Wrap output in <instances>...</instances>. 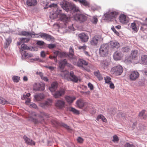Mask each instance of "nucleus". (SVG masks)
Instances as JSON below:
<instances>
[{
	"instance_id": "f704fd0d",
	"label": "nucleus",
	"mask_w": 147,
	"mask_h": 147,
	"mask_svg": "<svg viewBox=\"0 0 147 147\" xmlns=\"http://www.w3.org/2000/svg\"><path fill=\"white\" fill-rule=\"evenodd\" d=\"M76 104L80 108H82L84 106V102L82 100H78L76 102Z\"/></svg>"
},
{
	"instance_id": "13d9d810",
	"label": "nucleus",
	"mask_w": 147,
	"mask_h": 147,
	"mask_svg": "<svg viewBox=\"0 0 147 147\" xmlns=\"http://www.w3.org/2000/svg\"><path fill=\"white\" fill-rule=\"evenodd\" d=\"M66 26L67 27V26ZM68 27V28L70 30H71L74 31V27L73 24H71V25L70 26H68L67 25V27Z\"/></svg>"
},
{
	"instance_id": "bf43d9fd",
	"label": "nucleus",
	"mask_w": 147,
	"mask_h": 147,
	"mask_svg": "<svg viewBox=\"0 0 147 147\" xmlns=\"http://www.w3.org/2000/svg\"><path fill=\"white\" fill-rule=\"evenodd\" d=\"M48 48L50 49H52L56 47V45L55 44H49L48 45Z\"/></svg>"
},
{
	"instance_id": "f8f14e48",
	"label": "nucleus",
	"mask_w": 147,
	"mask_h": 147,
	"mask_svg": "<svg viewBox=\"0 0 147 147\" xmlns=\"http://www.w3.org/2000/svg\"><path fill=\"white\" fill-rule=\"evenodd\" d=\"M59 18L61 20L64 22L66 26H67V23L69 22V23L71 24V22L69 21V17L65 14L63 13Z\"/></svg>"
},
{
	"instance_id": "4c0bfd02",
	"label": "nucleus",
	"mask_w": 147,
	"mask_h": 147,
	"mask_svg": "<svg viewBox=\"0 0 147 147\" xmlns=\"http://www.w3.org/2000/svg\"><path fill=\"white\" fill-rule=\"evenodd\" d=\"M119 43L117 42L111 41L110 43V45L111 48H113L114 47H118Z\"/></svg>"
},
{
	"instance_id": "0e129e2a",
	"label": "nucleus",
	"mask_w": 147,
	"mask_h": 147,
	"mask_svg": "<svg viewBox=\"0 0 147 147\" xmlns=\"http://www.w3.org/2000/svg\"><path fill=\"white\" fill-rule=\"evenodd\" d=\"M57 4L54 3L51 4L50 5H49V7H54L55 8H56L57 7Z\"/></svg>"
},
{
	"instance_id": "39448f33",
	"label": "nucleus",
	"mask_w": 147,
	"mask_h": 147,
	"mask_svg": "<svg viewBox=\"0 0 147 147\" xmlns=\"http://www.w3.org/2000/svg\"><path fill=\"white\" fill-rule=\"evenodd\" d=\"M109 46L107 44H102L100 46L99 52L101 56L105 57L107 55L109 50Z\"/></svg>"
},
{
	"instance_id": "603ef678",
	"label": "nucleus",
	"mask_w": 147,
	"mask_h": 147,
	"mask_svg": "<svg viewBox=\"0 0 147 147\" xmlns=\"http://www.w3.org/2000/svg\"><path fill=\"white\" fill-rule=\"evenodd\" d=\"M111 29L113 30V31L115 33L117 36H119V33L115 29L113 26H112L111 27Z\"/></svg>"
},
{
	"instance_id": "de8ad7c7",
	"label": "nucleus",
	"mask_w": 147,
	"mask_h": 147,
	"mask_svg": "<svg viewBox=\"0 0 147 147\" xmlns=\"http://www.w3.org/2000/svg\"><path fill=\"white\" fill-rule=\"evenodd\" d=\"M105 83H112L111 81V79L110 77L107 76L104 77Z\"/></svg>"
},
{
	"instance_id": "e2e57ef3",
	"label": "nucleus",
	"mask_w": 147,
	"mask_h": 147,
	"mask_svg": "<svg viewBox=\"0 0 147 147\" xmlns=\"http://www.w3.org/2000/svg\"><path fill=\"white\" fill-rule=\"evenodd\" d=\"M30 40V39L28 38H22L21 39V40L23 42H28Z\"/></svg>"
},
{
	"instance_id": "412c9836",
	"label": "nucleus",
	"mask_w": 147,
	"mask_h": 147,
	"mask_svg": "<svg viewBox=\"0 0 147 147\" xmlns=\"http://www.w3.org/2000/svg\"><path fill=\"white\" fill-rule=\"evenodd\" d=\"M139 76V74L138 71H132L130 75V79L131 80H135L138 78Z\"/></svg>"
},
{
	"instance_id": "b1692460",
	"label": "nucleus",
	"mask_w": 147,
	"mask_h": 147,
	"mask_svg": "<svg viewBox=\"0 0 147 147\" xmlns=\"http://www.w3.org/2000/svg\"><path fill=\"white\" fill-rule=\"evenodd\" d=\"M36 114L34 112H32L31 114V116L29 117V120L32 122H33L35 124H37L39 122L38 120L35 118H34L33 117H36Z\"/></svg>"
},
{
	"instance_id": "ea45409f",
	"label": "nucleus",
	"mask_w": 147,
	"mask_h": 147,
	"mask_svg": "<svg viewBox=\"0 0 147 147\" xmlns=\"http://www.w3.org/2000/svg\"><path fill=\"white\" fill-rule=\"evenodd\" d=\"M90 21L92 23V24H97L98 20L96 16H93L92 17V18L91 19Z\"/></svg>"
},
{
	"instance_id": "c85d7f7f",
	"label": "nucleus",
	"mask_w": 147,
	"mask_h": 147,
	"mask_svg": "<svg viewBox=\"0 0 147 147\" xmlns=\"http://www.w3.org/2000/svg\"><path fill=\"white\" fill-rule=\"evenodd\" d=\"M76 98L74 96H66L65 97V99L66 101L69 103H72L76 99Z\"/></svg>"
},
{
	"instance_id": "5fc2aeb1",
	"label": "nucleus",
	"mask_w": 147,
	"mask_h": 147,
	"mask_svg": "<svg viewBox=\"0 0 147 147\" xmlns=\"http://www.w3.org/2000/svg\"><path fill=\"white\" fill-rule=\"evenodd\" d=\"M124 147H135V146L133 144H130L129 143H126Z\"/></svg>"
},
{
	"instance_id": "69168bd1",
	"label": "nucleus",
	"mask_w": 147,
	"mask_h": 147,
	"mask_svg": "<svg viewBox=\"0 0 147 147\" xmlns=\"http://www.w3.org/2000/svg\"><path fill=\"white\" fill-rule=\"evenodd\" d=\"M40 56L43 58H44L45 57L46 55L44 51H41L40 53Z\"/></svg>"
},
{
	"instance_id": "f257e3e1",
	"label": "nucleus",
	"mask_w": 147,
	"mask_h": 147,
	"mask_svg": "<svg viewBox=\"0 0 147 147\" xmlns=\"http://www.w3.org/2000/svg\"><path fill=\"white\" fill-rule=\"evenodd\" d=\"M58 84L52 83L51 87L49 88V90L52 92L53 96L55 98H59L64 95L65 93V90L63 88L55 91L58 88Z\"/></svg>"
},
{
	"instance_id": "a19ab883",
	"label": "nucleus",
	"mask_w": 147,
	"mask_h": 147,
	"mask_svg": "<svg viewBox=\"0 0 147 147\" xmlns=\"http://www.w3.org/2000/svg\"><path fill=\"white\" fill-rule=\"evenodd\" d=\"M67 55V53L66 52H60L59 54V57L61 58H65Z\"/></svg>"
},
{
	"instance_id": "ddd939ff",
	"label": "nucleus",
	"mask_w": 147,
	"mask_h": 147,
	"mask_svg": "<svg viewBox=\"0 0 147 147\" xmlns=\"http://www.w3.org/2000/svg\"><path fill=\"white\" fill-rule=\"evenodd\" d=\"M59 67L61 69L64 68L66 65L67 66L71 67V65L67 63V60L66 59L63 60H60L59 61Z\"/></svg>"
},
{
	"instance_id": "052dcab7",
	"label": "nucleus",
	"mask_w": 147,
	"mask_h": 147,
	"mask_svg": "<svg viewBox=\"0 0 147 147\" xmlns=\"http://www.w3.org/2000/svg\"><path fill=\"white\" fill-rule=\"evenodd\" d=\"M78 142L81 143H83L84 141L83 139L80 137H79L77 139Z\"/></svg>"
},
{
	"instance_id": "1a4fd4ad",
	"label": "nucleus",
	"mask_w": 147,
	"mask_h": 147,
	"mask_svg": "<svg viewBox=\"0 0 147 147\" xmlns=\"http://www.w3.org/2000/svg\"><path fill=\"white\" fill-rule=\"evenodd\" d=\"M119 12L117 11H113L109 13H107L104 14V15L106 18L110 19L115 18L119 14Z\"/></svg>"
},
{
	"instance_id": "c9c22d12",
	"label": "nucleus",
	"mask_w": 147,
	"mask_h": 147,
	"mask_svg": "<svg viewBox=\"0 0 147 147\" xmlns=\"http://www.w3.org/2000/svg\"><path fill=\"white\" fill-rule=\"evenodd\" d=\"M96 119L98 121L100 119H101L103 122H107V121L106 119L103 115L101 114L99 115L97 117Z\"/></svg>"
},
{
	"instance_id": "f03ea898",
	"label": "nucleus",
	"mask_w": 147,
	"mask_h": 147,
	"mask_svg": "<svg viewBox=\"0 0 147 147\" xmlns=\"http://www.w3.org/2000/svg\"><path fill=\"white\" fill-rule=\"evenodd\" d=\"M60 4L62 8L66 12L69 11L75 13L76 12L79 11L78 7H76L75 5L65 0H63L61 2Z\"/></svg>"
},
{
	"instance_id": "3c124183",
	"label": "nucleus",
	"mask_w": 147,
	"mask_h": 147,
	"mask_svg": "<svg viewBox=\"0 0 147 147\" xmlns=\"http://www.w3.org/2000/svg\"><path fill=\"white\" fill-rule=\"evenodd\" d=\"M113 139L112 141L114 142H117L119 140V139L118 137L116 135H115L113 136Z\"/></svg>"
},
{
	"instance_id": "393cba45",
	"label": "nucleus",
	"mask_w": 147,
	"mask_h": 147,
	"mask_svg": "<svg viewBox=\"0 0 147 147\" xmlns=\"http://www.w3.org/2000/svg\"><path fill=\"white\" fill-rule=\"evenodd\" d=\"M55 13L56 15V16L55 17L53 16L54 15V14H53L52 15H51L50 16V18L52 19H55L56 16L58 17V16H59L60 17L63 13H62L61 10L59 8H57Z\"/></svg>"
},
{
	"instance_id": "774afa93",
	"label": "nucleus",
	"mask_w": 147,
	"mask_h": 147,
	"mask_svg": "<svg viewBox=\"0 0 147 147\" xmlns=\"http://www.w3.org/2000/svg\"><path fill=\"white\" fill-rule=\"evenodd\" d=\"M30 108H36V105L34 103H32L30 105Z\"/></svg>"
},
{
	"instance_id": "a211bd4d",
	"label": "nucleus",
	"mask_w": 147,
	"mask_h": 147,
	"mask_svg": "<svg viewBox=\"0 0 147 147\" xmlns=\"http://www.w3.org/2000/svg\"><path fill=\"white\" fill-rule=\"evenodd\" d=\"M119 20L120 22L123 24H127L128 22V21L126 19V16L124 14L120 15Z\"/></svg>"
},
{
	"instance_id": "49530a36",
	"label": "nucleus",
	"mask_w": 147,
	"mask_h": 147,
	"mask_svg": "<svg viewBox=\"0 0 147 147\" xmlns=\"http://www.w3.org/2000/svg\"><path fill=\"white\" fill-rule=\"evenodd\" d=\"M20 77L18 76H14L12 77V80L14 82H18L20 80Z\"/></svg>"
},
{
	"instance_id": "cd10ccee",
	"label": "nucleus",
	"mask_w": 147,
	"mask_h": 147,
	"mask_svg": "<svg viewBox=\"0 0 147 147\" xmlns=\"http://www.w3.org/2000/svg\"><path fill=\"white\" fill-rule=\"evenodd\" d=\"M34 98L36 100L40 101L44 98V96L43 94H38L35 95L34 96Z\"/></svg>"
},
{
	"instance_id": "7ed1b4c3",
	"label": "nucleus",
	"mask_w": 147,
	"mask_h": 147,
	"mask_svg": "<svg viewBox=\"0 0 147 147\" xmlns=\"http://www.w3.org/2000/svg\"><path fill=\"white\" fill-rule=\"evenodd\" d=\"M76 12L75 14L73 15L74 20L80 23L83 22L85 21L87 19V17L83 14L78 13Z\"/></svg>"
},
{
	"instance_id": "7c9ffc66",
	"label": "nucleus",
	"mask_w": 147,
	"mask_h": 147,
	"mask_svg": "<svg viewBox=\"0 0 147 147\" xmlns=\"http://www.w3.org/2000/svg\"><path fill=\"white\" fill-rule=\"evenodd\" d=\"M141 63L146 65L147 64V55H143L142 56L140 61Z\"/></svg>"
},
{
	"instance_id": "f3484780",
	"label": "nucleus",
	"mask_w": 147,
	"mask_h": 147,
	"mask_svg": "<svg viewBox=\"0 0 147 147\" xmlns=\"http://www.w3.org/2000/svg\"><path fill=\"white\" fill-rule=\"evenodd\" d=\"M21 53L22 55V57L23 58L24 57V59H26L33 56V55L32 53H28L26 51L23 50H22L21 51Z\"/></svg>"
},
{
	"instance_id": "2f4dec72",
	"label": "nucleus",
	"mask_w": 147,
	"mask_h": 147,
	"mask_svg": "<svg viewBox=\"0 0 147 147\" xmlns=\"http://www.w3.org/2000/svg\"><path fill=\"white\" fill-rule=\"evenodd\" d=\"M94 74L99 80H101L103 79V77L99 70L94 71Z\"/></svg>"
},
{
	"instance_id": "58836bf2",
	"label": "nucleus",
	"mask_w": 147,
	"mask_h": 147,
	"mask_svg": "<svg viewBox=\"0 0 147 147\" xmlns=\"http://www.w3.org/2000/svg\"><path fill=\"white\" fill-rule=\"evenodd\" d=\"M69 111L72 112L74 114L79 115L80 114L79 111L73 107H69Z\"/></svg>"
},
{
	"instance_id": "2eb2a0df",
	"label": "nucleus",
	"mask_w": 147,
	"mask_h": 147,
	"mask_svg": "<svg viewBox=\"0 0 147 147\" xmlns=\"http://www.w3.org/2000/svg\"><path fill=\"white\" fill-rule=\"evenodd\" d=\"M21 47L24 49L32 51H37V48L36 47L32 46L29 47L25 44H22L21 45Z\"/></svg>"
},
{
	"instance_id": "e433bc0d",
	"label": "nucleus",
	"mask_w": 147,
	"mask_h": 147,
	"mask_svg": "<svg viewBox=\"0 0 147 147\" xmlns=\"http://www.w3.org/2000/svg\"><path fill=\"white\" fill-rule=\"evenodd\" d=\"M79 2L86 7H90V4L86 0H80L79 1Z\"/></svg>"
},
{
	"instance_id": "423d86ee",
	"label": "nucleus",
	"mask_w": 147,
	"mask_h": 147,
	"mask_svg": "<svg viewBox=\"0 0 147 147\" xmlns=\"http://www.w3.org/2000/svg\"><path fill=\"white\" fill-rule=\"evenodd\" d=\"M102 38L101 35H96L92 37L90 40V44L93 46H96L98 41L102 40Z\"/></svg>"
},
{
	"instance_id": "4468645a",
	"label": "nucleus",
	"mask_w": 147,
	"mask_h": 147,
	"mask_svg": "<svg viewBox=\"0 0 147 147\" xmlns=\"http://www.w3.org/2000/svg\"><path fill=\"white\" fill-rule=\"evenodd\" d=\"M88 65V62L85 60L83 59H79L77 63V65L78 66L81 68L84 69V65L86 66Z\"/></svg>"
},
{
	"instance_id": "680f3d73",
	"label": "nucleus",
	"mask_w": 147,
	"mask_h": 147,
	"mask_svg": "<svg viewBox=\"0 0 147 147\" xmlns=\"http://www.w3.org/2000/svg\"><path fill=\"white\" fill-rule=\"evenodd\" d=\"M69 54H74V51L72 47H70L69 50Z\"/></svg>"
},
{
	"instance_id": "72a5a7b5",
	"label": "nucleus",
	"mask_w": 147,
	"mask_h": 147,
	"mask_svg": "<svg viewBox=\"0 0 147 147\" xmlns=\"http://www.w3.org/2000/svg\"><path fill=\"white\" fill-rule=\"evenodd\" d=\"M59 124L61 126L65 128L68 131H70L71 130L70 127L68 125L62 122H61L59 123Z\"/></svg>"
},
{
	"instance_id": "37998d69",
	"label": "nucleus",
	"mask_w": 147,
	"mask_h": 147,
	"mask_svg": "<svg viewBox=\"0 0 147 147\" xmlns=\"http://www.w3.org/2000/svg\"><path fill=\"white\" fill-rule=\"evenodd\" d=\"M38 117L40 118H43L44 117L48 118L49 116L46 113L42 112L40 113V114L39 115Z\"/></svg>"
},
{
	"instance_id": "79ce46f5",
	"label": "nucleus",
	"mask_w": 147,
	"mask_h": 147,
	"mask_svg": "<svg viewBox=\"0 0 147 147\" xmlns=\"http://www.w3.org/2000/svg\"><path fill=\"white\" fill-rule=\"evenodd\" d=\"M0 103L4 105L6 104H9V102L4 98L0 96Z\"/></svg>"
},
{
	"instance_id": "0eeeda50",
	"label": "nucleus",
	"mask_w": 147,
	"mask_h": 147,
	"mask_svg": "<svg viewBox=\"0 0 147 147\" xmlns=\"http://www.w3.org/2000/svg\"><path fill=\"white\" fill-rule=\"evenodd\" d=\"M45 83H34L33 89L36 91H42L45 89Z\"/></svg>"
},
{
	"instance_id": "338daca9",
	"label": "nucleus",
	"mask_w": 147,
	"mask_h": 147,
	"mask_svg": "<svg viewBox=\"0 0 147 147\" xmlns=\"http://www.w3.org/2000/svg\"><path fill=\"white\" fill-rule=\"evenodd\" d=\"M88 87L90 88L91 90H93L94 87L92 83H88Z\"/></svg>"
},
{
	"instance_id": "09e8293b",
	"label": "nucleus",
	"mask_w": 147,
	"mask_h": 147,
	"mask_svg": "<svg viewBox=\"0 0 147 147\" xmlns=\"http://www.w3.org/2000/svg\"><path fill=\"white\" fill-rule=\"evenodd\" d=\"M47 33L40 32L38 36H36V37L37 38H42L45 39L47 35Z\"/></svg>"
},
{
	"instance_id": "c03bdc74",
	"label": "nucleus",
	"mask_w": 147,
	"mask_h": 147,
	"mask_svg": "<svg viewBox=\"0 0 147 147\" xmlns=\"http://www.w3.org/2000/svg\"><path fill=\"white\" fill-rule=\"evenodd\" d=\"M131 28L134 31L137 32L138 30V29L136 27V23L135 22H133L131 24Z\"/></svg>"
},
{
	"instance_id": "864d4df0",
	"label": "nucleus",
	"mask_w": 147,
	"mask_h": 147,
	"mask_svg": "<svg viewBox=\"0 0 147 147\" xmlns=\"http://www.w3.org/2000/svg\"><path fill=\"white\" fill-rule=\"evenodd\" d=\"M44 44V42L41 40H38L36 43V44L37 45L40 46H42Z\"/></svg>"
},
{
	"instance_id": "6e6d98bb",
	"label": "nucleus",
	"mask_w": 147,
	"mask_h": 147,
	"mask_svg": "<svg viewBox=\"0 0 147 147\" xmlns=\"http://www.w3.org/2000/svg\"><path fill=\"white\" fill-rule=\"evenodd\" d=\"M49 58L51 59L54 60V61L55 62H57V56H50L49 57Z\"/></svg>"
},
{
	"instance_id": "aec40b11",
	"label": "nucleus",
	"mask_w": 147,
	"mask_h": 147,
	"mask_svg": "<svg viewBox=\"0 0 147 147\" xmlns=\"http://www.w3.org/2000/svg\"><path fill=\"white\" fill-rule=\"evenodd\" d=\"M70 80L73 82H76L80 80L79 77L76 76L73 71L70 72Z\"/></svg>"
},
{
	"instance_id": "6e6552de",
	"label": "nucleus",
	"mask_w": 147,
	"mask_h": 147,
	"mask_svg": "<svg viewBox=\"0 0 147 147\" xmlns=\"http://www.w3.org/2000/svg\"><path fill=\"white\" fill-rule=\"evenodd\" d=\"M65 102L64 100H57L56 101L55 105L57 109H62L65 107Z\"/></svg>"
},
{
	"instance_id": "8fccbe9b",
	"label": "nucleus",
	"mask_w": 147,
	"mask_h": 147,
	"mask_svg": "<svg viewBox=\"0 0 147 147\" xmlns=\"http://www.w3.org/2000/svg\"><path fill=\"white\" fill-rule=\"evenodd\" d=\"M129 49L127 47H123L122 48L121 51L123 52H127L129 51Z\"/></svg>"
},
{
	"instance_id": "c756f323",
	"label": "nucleus",
	"mask_w": 147,
	"mask_h": 147,
	"mask_svg": "<svg viewBox=\"0 0 147 147\" xmlns=\"http://www.w3.org/2000/svg\"><path fill=\"white\" fill-rule=\"evenodd\" d=\"M21 35L23 36H27L28 35L30 37H32V35H35V32H33L32 33L26 31H22L21 33Z\"/></svg>"
},
{
	"instance_id": "a878e982",
	"label": "nucleus",
	"mask_w": 147,
	"mask_h": 147,
	"mask_svg": "<svg viewBox=\"0 0 147 147\" xmlns=\"http://www.w3.org/2000/svg\"><path fill=\"white\" fill-rule=\"evenodd\" d=\"M52 103V100L50 99H48L47 101L41 103L40 105L42 107L45 108L50 105Z\"/></svg>"
},
{
	"instance_id": "6ab92c4d",
	"label": "nucleus",
	"mask_w": 147,
	"mask_h": 147,
	"mask_svg": "<svg viewBox=\"0 0 147 147\" xmlns=\"http://www.w3.org/2000/svg\"><path fill=\"white\" fill-rule=\"evenodd\" d=\"M113 57L116 61L120 60L122 58L121 53L120 51H115L113 54Z\"/></svg>"
},
{
	"instance_id": "5701e85b",
	"label": "nucleus",
	"mask_w": 147,
	"mask_h": 147,
	"mask_svg": "<svg viewBox=\"0 0 147 147\" xmlns=\"http://www.w3.org/2000/svg\"><path fill=\"white\" fill-rule=\"evenodd\" d=\"M5 42L4 44V46L5 48H7L9 46L12 42V38L10 36L8 38L5 39Z\"/></svg>"
},
{
	"instance_id": "9b49d317",
	"label": "nucleus",
	"mask_w": 147,
	"mask_h": 147,
	"mask_svg": "<svg viewBox=\"0 0 147 147\" xmlns=\"http://www.w3.org/2000/svg\"><path fill=\"white\" fill-rule=\"evenodd\" d=\"M110 64L109 61L107 59L102 60L100 61V65L101 67L104 70H107Z\"/></svg>"
},
{
	"instance_id": "20e7f679",
	"label": "nucleus",
	"mask_w": 147,
	"mask_h": 147,
	"mask_svg": "<svg viewBox=\"0 0 147 147\" xmlns=\"http://www.w3.org/2000/svg\"><path fill=\"white\" fill-rule=\"evenodd\" d=\"M123 71V68L121 65H117L112 67L111 70V73L115 76L121 75Z\"/></svg>"
},
{
	"instance_id": "9d476101",
	"label": "nucleus",
	"mask_w": 147,
	"mask_h": 147,
	"mask_svg": "<svg viewBox=\"0 0 147 147\" xmlns=\"http://www.w3.org/2000/svg\"><path fill=\"white\" fill-rule=\"evenodd\" d=\"M78 37L82 42H86L89 39V37L87 34L84 32L80 33L78 35Z\"/></svg>"
},
{
	"instance_id": "4be33fe9",
	"label": "nucleus",
	"mask_w": 147,
	"mask_h": 147,
	"mask_svg": "<svg viewBox=\"0 0 147 147\" xmlns=\"http://www.w3.org/2000/svg\"><path fill=\"white\" fill-rule=\"evenodd\" d=\"M26 3L27 7H34L37 5V0H27Z\"/></svg>"
},
{
	"instance_id": "a18cd8bd",
	"label": "nucleus",
	"mask_w": 147,
	"mask_h": 147,
	"mask_svg": "<svg viewBox=\"0 0 147 147\" xmlns=\"http://www.w3.org/2000/svg\"><path fill=\"white\" fill-rule=\"evenodd\" d=\"M45 39L48 41H50V40L54 39V38L51 35L49 34H47Z\"/></svg>"
},
{
	"instance_id": "4d7b16f0",
	"label": "nucleus",
	"mask_w": 147,
	"mask_h": 147,
	"mask_svg": "<svg viewBox=\"0 0 147 147\" xmlns=\"http://www.w3.org/2000/svg\"><path fill=\"white\" fill-rule=\"evenodd\" d=\"M67 56L71 59H73L75 58V56L74 55V54H68L67 53Z\"/></svg>"
},
{
	"instance_id": "dca6fc26",
	"label": "nucleus",
	"mask_w": 147,
	"mask_h": 147,
	"mask_svg": "<svg viewBox=\"0 0 147 147\" xmlns=\"http://www.w3.org/2000/svg\"><path fill=\"white\" fill-rule=\"evenodd\" d=\"M23 138L25 143H26L27 144L30 146L34 145H35V142L32 139L28 138L26 136H24Z\"/></svg>"
},
{
	"instance_id": "473e14b6",
	"label": "nucleus",
	"mask_w": 147,
	"mask_h": 147,
	"mask_svg": "<svg viewBox=\"0 0 147 147\" xmlns=\"http://www.w3.org/2000/svg\"><path fill=\"white\" fill-rule=\"evenodd\" d=\"M145 110H143L141 111L139 114V116L141 119H145L147 117L146 115L145 114Z\"/></svg>"
},
{
	"instance_id": "bb28decb",
	"label": "nucleus",
	"mask_w": 147,
	"mask_h": 147,
	"mask_svg": "<svg viewBox=\"0 0 147 147\" xmlns=\"http://www.w3.org/2000/svg\"><path fill=\"white\" fill-rule=\"evenodd\" d=\"M138 51L136 50H132L130 57L131 58L132 60H136L137 59V55Z\"/></svg>"
}]
</instances>
